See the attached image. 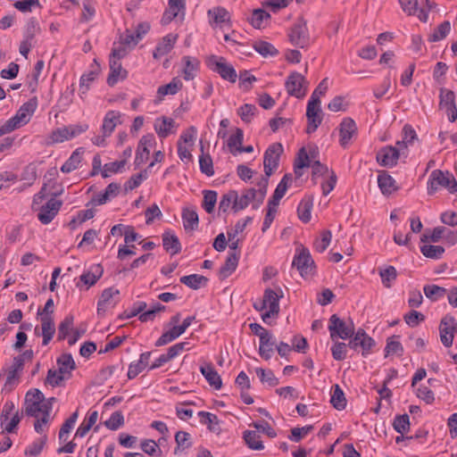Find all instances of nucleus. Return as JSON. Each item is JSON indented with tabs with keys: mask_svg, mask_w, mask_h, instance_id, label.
Listing matches in <instances>:
<instances>
[{
	"mask_svg": "<svg viewBox=\"0 0 457 457\" xmlns=\"http://www.w3.org/2000/svg\"><path fill=\"white\" fill-rule=\"evenodd\" d=\"M354 329V323L351 319L344 320L336 314L329 319L328 330L332 340L348 339L353 336Z\"/></svg>",
	"mask_w": 457,
	"mask_h": 457,
	"instance_id": "nucleus-8",
	"label": "nucleus"
},
{
	"mask_svg": "<svg viewBox=\"0 0 457 457\" xmlns=\"http://www.w3.org/2000/svg\"><path fill=\"white\" fill-rule=\"evenodd\" d=\"M292 176L290 174H286L281 179L280 182L277 186L272 198L269 201L270 204H274L275 205L279 204L280 199L285 195L288 187L292 182Z\"/></svg>",
	"mask_w": 457,
	"mask_h": 457,
	"instance_id": "nucleus-35",
	"label": "nucleus"
},
{
	"mask_svg": "<svg viewBox=\"0 0 457 457\" xmlns=\"http://www.w3.org/2000/svg\"><path fill=\"white\" fill-rule=\"evenodd\" d=\"M55 402L54 397L45 399L38 389L29 390L25 396V412L29 416L39 418L46 413H51Z\"/></svg>",
	"mask_w": 457,
	"mask_h": 457,
	"instance_id": "nucleus-2",
	"label": "nucleus"
},
{
	"mask_svg": "<svg viewBox=\"0 0 457 457\" xmlns=\"http://www.w3.org/2000/svg\"><path fill=\"white\" fill-rule=\"evenodd\" d=\"M185 63V68L183 70V77L186 80H191L194 79L195 74L194 71H197L200 65V62L197 58L184 56L182 59Z\"/></svg>",
	"mask_w": 457,
	"mask_h": 457,
	"instance_id": "nucleus-42",
	"label": "nucleus"
},
{
	"mask_svg": "<svg viewBox=\"0 0 457 457\" xmlns=\"http://www.w3.org/2000/svg\"><path fill=\"white\" fill-rule=\"evenodd\" d=\"M307 128L306 132H314L322 122V111L320 101L310 99L306 108Z\"/></svg>",
	"mask_w": 457,
	"mask_h": 457,
	"instance_id": "nucleus-14",
	"label": "nucleus"
},
{
	"mask_svg": "<svg viewBox=\"0 0 457 457\" xmlns=\"http://www.w3.org/2000/svg\"><path fill=\"white\" fill-rule=\"evenodd\" d=\"M289 42L299 48L307 49L311 45L307 21L303 16H299L288 30Z\"/></svg>",
	"mask_w": 457,
	"mask_h": 457,
	"instance_id": "nucleus-7",
	"label": "nucleus"
},
{
	"mask_svg": "<svg viewBox=\"0 0 457 457\" xmlns=\"http://www.w3.org/2000/svg\"><path fill=\"white\" fill-rule=\"evenodd\" d=\"M202 154L199 157V166L201 171L208 177H212L214 174L212 159L206 153L204 145H201Z\"/></svg>",
	"mask_w": 457,
	"mask_h": 457,
	"instance_id": "nucleus-41",
	"label": "nucleus"
},
{
	"mask_svg": "<svg viewBox=\"0 0 457 457\" xmlns=\"http://www.w3.org/2000/svg\"><path fill=\"white\" fill-rule=\"evenodd\" d=\"M101 71V67L96 59H94L93 63L91 64V71L87 73H85L80 78V87H86L88 89L89 84L93 82L98 74Z\"/></svg>",
	"mask_w": 457,
	"mask_h": 457,
	"instance_id": "nucleus-44",
	"label": "nucleus"
},
{
	"mask_svg": "<svg viewBox=\"0 0 457 457\" xmlns=\"http://www.w3.org/2000/svg\"><path fill=\"white\" fill-rule=\"evenodd\" d=\"M394 428L400 434L403 435L410 429V419L407 414L400 415L394 420Z\"/></svg>",
	"mask_w": 457,
	"mask_h": 457,
	"instance_id": "nucleus-63",
	"label": "nucleus"
},
{
	"mask_svg": "<svg viewBox=\"0 0 457 457\" xmlns=\"http://www.w3.org/2000/svg\"><path fill=\"white\" fill-rule=\"evenodd\" d=\"M180 318L181 316L179 313H177L170 318L168 324L169 328L165 330L155 342L156 346L165 345L174 341L186 332L180 325H178V323L180 321Z\"/></svg>",
	"mask_w": 457,
	"mask_h": 457,
	"instance_id": "nucleus-13",
	"label": "nucleus"
},
{
	"mask_svg": "<svg viewBox=\"0 0 457 457\" xmlns=\"http://www.w3.org/2000/svg\"><path fill=\"white\" fill-rule=\"evenodd\" d=\"M237 191L230 190L221 196L219 203V212L222 213L228 212L230 209L236 212Z\"/></svg>",
	"mask_w": 457,
	"mask_h": 457,
	"instance_id": "nucleus-38",
	"label": "nucleus"
},
{
	"mask_svg": "<svg viewBox=\"0 0 457 457\" xmlns=\"http://www.w3.org/2000/svg\"><path fill=\"white\" fill-rule=\"evenodd\" d=\"M41 326H37L34 329L35 335L43 337V345H48L55 333L54 319L51 315L44 314L39 317Z\"/></svg>",
	"mask_w": 457,
	"mask_h": 457,
	"instance_id": "nucleus-19",
	"label": "nucleus"
},
{
	"mask_svg": "<svg viewBox=\"0 0 457 457\" xmlns=\"http://www.w3.org/2000/svg\"><path fill=\"white\" fill-rule=\"evenodd\" d=\"M126 164V160L115 161L105 163L101 171L104 178H109L113 174L122 172Z\"/></svg>",
	"mask_w": 457,
	"mask_h": 457,
	"instance_id": "nucleus-47",
	"label": "nucleus"
},
{
	"mask_svg": "<svg viewBox=\"0 0 457 457\" xmlns=\"http://www.w3.org/2000/svg\"><path fill=\"white\" fill-rule=\"evenodd\" d=\"M253 47L263 57L276 56L278 54V49L267 41H256L253 43Z\"/></svg>",
	"mask_w": 457,
	"mask_h": 457,
	"instance_id": "nucleus-46",
	"label": "nucleus"
},
{
	"mask_svg": "<svg viewBox=\"0 0 457 457\" xmlns=\"http://www.w3.org/2000/svg\"><path fill=\"white\" fill-rule=\"evenodd\" d=\"M330 402L332 405L337 410H343L346 405V400L344 392L338 385H335L332 387Z\"/></svg>",
	"mask_w": 457,
	"mask_h": 457,
	"instance_id": "nucleus-48",
	"label": "nucleus"
},
{
	"mask_svg": "<svg viewBox=\"0 0 457 457\" xmlns=\"http://www.w3.org/2000/svg\"><path fill=\"white\" fill-rule=\"evenodd\" d=\"M141 450L150 456H161L162 450L158 444L152 439H144L140 443Z\"/></svg>",
	"mask_w": 457,
	"mask_h": 457,
	"instance_id": "nucleus-55",
	"label": "nucleus"
},
{
	"mask_svg": "<svg viewBox=\"0 0 457 457\" xmlns=\"http://www.w3.org/2000/svg\"><path fill=\"white\" fill-rule=\"evenodd\" d=\"M208 17L211 19L210 23L212 22L216 24L224 23L230 21L229 12L221 6L213 7L210 9L207 12Z\"/></svg>",
	"mask_w": 457,
	"mask_h": 457,
	"instance_id": "nucleus-40",
	"label": "nucleus"
},
{
	"mask_svg": "<svg viewBox=\"0 0 457 457\" xmlns=\"http://www.w3.org/2000/svg\"><path fill=\"white\" fill-rule=\"evenodd\" d=\"M120 113L116 111H109L105 114L102 125V132L104 137L111 135L115 127L120 123Z\"/></svg>",
	"mask_w": 457,
	"mask_h": 457,
	"instance_id": "nucleus-29",
	"label": "nucleus"
},
{
	"mask_svg": "<svg viewBox=\"0 0 457 457\" xmlns=\"http://www.w3.org/2000/svg\"><path fill=\"white\" fill-rule=\"evenodd\" d=\"M255 372L259 379L262 383L267 384L269 386H275L279 383L278 378H276L274 373L270 370H266L258 368L255 370Z\"/></svg>",
	"mask_w": 457,
	"mask_h": 457,
	"instance_id": "nucleus-53",
	"label": "nucleus"
},
{
	"mask_svg": "<svg viewBox=\"0 0 457 457\" xmlns=\"http://www.w3.org/2000/svg\"><path fill=\"white\" fill-rule=\"evenodd\" d=\"M439 106L444 109L451 122L457 120V107L455 104V95L453 90L442 87L439 95Z\"/></svg>",
	"mask_w": 457,
	"mask_h": 457,
	"instance_id": "nucleus-15",
	"label": "nucleus"
},
{
	"mask_svg": "<svg viewBox=\"0 0 457 457\" xmlns=\"http://www.w3.org/2000/svg\"><path fill=\"white\" fill-rule=\"evenodd\" d=\"M103 268L99 264L91 266L87 271L79 277V281L88 289L94 286L103 275Z\"/></svg>",
	"mask_w": 457,
	"mask_h": 457,
	"instance_id": "nucleus-26",
	"label": "nucleus"
},
{
	"mask_svg": "<svg viewBox=\"0 0 457 457\" xmlns=\"http://www.w3.org/2000/svg\"><path fill=\"white\" fill-rule=\"evenodd\" d=\"M182 87V83L177 79H173L170 83L159 87L157 94L160 98L166 95H175Z\"/></svg>",
	"mask_w": 457,
	"mask_h": 457,
	"instance_id": "nucleus-51",
	"label": "nucleus"
},
{
	"mask_svg": "<svg viewBox=\"0 0 457 457\" xmlns=\"http://www.w3.org/2000/svg\"><path fill=\"white\" fill-rule=\"evenodd\" d=\"M47 440V436L43 435L32 444H30L25 450L27 456H37L43 450Z\"/></svg>",
	"mask_w": 457,
	"mask_h": 457,
	"instance_id": "nucleus-54",
	"label": "nucleus"
},
{
	"mask_svg": "<svg viewBox=\"0 0 457 457\" xmlns=\"http://www.w3.org/2000/svg\"><path fill=\"white\" fill-rule=\"evenodd\" d=\"M320 160V151L315 145H304L297 153L294 163V171L297 178L303 174V170L318 163Z\"/></svg>",
	"mask_w": 457,
	"mask_h": 457,
	"instance_id": "nucleus-5",
	"label": "nucleus"
},
{
	"mask_svg": "<svg viewBox=\"0 0 457 457\" xmlns=\"http://www.w3.org/2000/svg\"><path fill=\"white\" fill-rule=\"evenodd\" d=\"M175 121L171 118L162 117L154 122V129L160 137H166L175 132Z\"/></svg>",
	"mask_w": 457,
	"mask_h": 457,
	"instance_id": "nucleus-30",
	"label": "nucleus"
},
{
	"mask_svg": "<svg viewBox=\"0 0 457 457\" xmlns=\"http://www.w3.org/2000/svg\"><path fill=\"white\" fill-rule=\"evenodd\" d=\"M275 341L270 333L264 334L260 338L259 353L265 360H269L273 353Z\"/></svg>",
	"mask_w": 457,
	"mask_h": 457,
	"instance_id": "nucleus-36",
	"label": "nucleus"
},
{
	"mask_svg": "<svg viewBox=\"0 0 457 457\" xmlns=\"http://www.w3.org/2000/svg\"><path fill=\"white\" fill-rule=\"evenodd\" d=\"M456 329L457 322L454 318L446 316L442 319L439 326L440 341L445 347L453 345Z\"/></svg>",
	"mask_w": 457,
	"mask_h": 457,
	"instance_id": "nucleus-17",
	"label": "nucleus"
},
{
	"mask_svg": "<svg viewBox=\"0 0 457 457\" xmlns=\"http://www.w3.org/2000/svg\"><path fill=\"white\" fill-rule=\"evenodd\" d=\"M283 153L282 145H271L264 154V171L267 177L270 176L278 168L279 158Z\"/></svg>",
	"mask_w": 457,
	"mask_h": 457,
	"instance_id": "nucleus-16",
	"label": "nucleus"
},
{
	"mask_svg": "<svg viewBox=\"0 0 457 457\" xmlns=\"http://www.w3.org/2000/svg\"><path fill=\"white\" fill-rule=\"evenodd\" d=\"M426 297L431 301H437L445 295V289L436 285H426L423 287Z\"/></svg>",
	"mask_w": 457,
	"mask_h": 457,
	"instance_id": "nucleus-56",
	"label": "nucleus"
},
{
	"mask_svg": "<svg viewBox=\"0 0 457 457\" xmlns=\"http://www.w3.org/2000/svg\"><path fill=\"white\" fill-rule=\"evenodd\" d=\"M420 251L426 257L438 259L443 255L445 249L440 245H425L420 247Z\"/></svg>",
	"mask_w": 457,
	"mask_h": 457,
	"instance_id": "nucleus-64",
	"label": "nucleus"
},
{
	"mask_svg": "<svg viewBox=\"0 0 457 457\" xmlns=\"http://www.w3.org/2000/svg\"><path fill=\"white\" fill-rule=\"evenodd\" d=\"M276 292L272 289H267L264 292L263 299L260 303H254V308L258 311H264L262 314L263 322L269 323L270 318L276 317L279 312V298L282 297V292Z\"/></svg>",
	"mask_w": 457,
	"mask_h": 457,
	"instance_id": "nucleus-6",
	"label": "nucleus"
},
{
	"mask_svg": "<svg viewBox=\"0 0 457 457\" xmlns=\"http://www.w3.org/2000/svg\"><path fill=\"white\" fill-rule=\"evenodd\" d=\"M177 40V35L168 34L162 37V41L156 46L153 56L154 59H160L162 56L167 54L173 48Z\"/></svg>",
	"mask_w": 457,
	"mask_h": 457,
	"instance_id": "nucleus-28",
	"label": "nucleus"
},
{
	"mask_svg": "<svg viewBox=\"0 0 457 457\" xmlns=\"http://www.w3.org/2000/svg\"><path fill=\"white\" fill-rule=\"evenodd\" d=\"M292 265L297 269L302 277H307L314 271V262L307 248H297L292 262Z\"/></svg>",
	"mask_w": 457,
	"mask_h": 457,
	"instance_id": "nucleus-11",
	"label": "nucleus"
},
{
	"mask_svg": "<svg viewBox=\"0 0 457 457\" xmlns=\"http://www.w3.org/2000/svg\"><path fill=\"white\" fill-rule=\"evenodd\" d=\"M37 105V97H33L28 102L24 103L17 113L7 120V126L11 129H17L29 121L30 116L34 113Z\"/></svg>",
	"mask_w": 457,
	"mask_h": 457,
	"instance_id": "nucleus-10",
	"label": "nucleus"
},
{
	"mask_svg": "<svg viewBox=\"0 0 457 457\" xmlns=\"http://www.w3.org/2000/svg\"><path fill=\"white\" fill-rule=\"evenodd\" d=\"M207 278L202 275L191 274L180 278V282L193 289H198L204 286Z\"/></svg>",
	"mask_w": 457,
	"mask_h": 457,
	"instance_id": "nucleus-50",
	"label": "nucleus"
},
{
	"mask_svg": "<svg viewBox=\"0 0 457 457\" xmlns=\"http://www.w3.org/2000/svg\"><path fill=\"white\" fill-rule=\"evenodd\" d=\"M110 73L107 78V84L110 87H113L119 79H125L128 75V71L122 69L120 61L110 58Z\"/></svg>",
	"mask_w": 457,
	"mask_h": 457,
	"instance_id": "nucleus-25",
	"label": "nucleus"
},
{
	"mask_svg": "<svg viewBox=\"0 0 457 457\" xmlns=\"http://www.w3.org/2000/svg\"><path fill=\"white\" fill-rule=\"evenodd\" d=\"M304 83H306L304 76L298 72H292L287 77L285 87L288 95L296 98H303L306 93V88L303 90Z\"/></svg>",
	"mask_w": 457,
	"mask_h": 457,
	"instance_id": "nucleus-18",
	"label": "nucleus"
},
{
	"mask_svg": "<svg viewBox=\"0 0 457 457\" xmlns=\"http://www.w3.org/2000/svg\"><path fill=\"white\" fill-rule=\"evenodd\" d=\"M62 202L54 195L46 193V187H43L33 198L32 207L37 211V218L43 224L50 223L58 213Z\"/></svg>",
	"mask_w": 457,
	"mask_h": 457,
	"instance_id": "nucleus-1",
	"label": "nucleus"
},
{
	"mask_svg": "<svg viewBox=\"0 0 457 457\" xmlns=\"http://www.w3.org/2000/svg\"><path fill=\"white\" fill-rule=\"evenodd\" d=\"M120 290L114 287L104 289L97 302V313L103 315L114 308L120 302Z\"/></svg>",
	"mask_w": 457,
	"mask_h": 457,
	"instance_id": "nucleus-12",
	"label": "nucleus"
},
{
	"mask_svg": "<svg viewBox=\"0 0 457 457\" xmlns=\"http://www.w3.org/2000/svg\"><path fill=\"white\" fill-rule=\"evenodd\" d=\"M191 436L189 433L185 431H179L175 435V441L177 444V448L175 449V453H178L179 450H185L191 446Z\"/></svg>",
	"mask_w": 457,
	"mask_h": 457,
	"instance_id": "nucleus-59",
	"label": "nucleus"
},
{
	"mask_svg": "<svg viewBox=\"0 0 457 457\" xmlns=\"http://www.w3.org/2000/svg\"><path fill=\"white\" fill-rule=\"evenodd\" d=\"M357 125L352 118H345L339 125V136L341 142L356 140Z\"/></svg>",
	"mask_w": 457,
	"mask_h": 457,
	"instance_id": "nucleus-24",
	"label": "nucleus"
},
{
	"mask_svg": "<svg viewBox=\"0 0 457 457\" xmlns=\"http://www.w3.org/2000/svg\"><path fill=\"white\" fill-rule=\"evenodd\" d=\"M257 111L258 109L255 105L245 104L237 110V114L243 121L248 123L251 122Z\"/></svg>",
	"mask_w": 457,
	"mask_h": 457,
	"instance_id": "nucleus-62",
	"label": "nucleus"
},
{
	"mask_svg": "<svg viewBox=\"0 0 457 457\" xmlns=\"http://www.w3.org/2000/svg\"><path fill=\"white\" fill-rule=\"evenodd\" d=\"M312 203L308 200L302 201L297 209L298 217L303 222H309L312 218Z\"/></svg>",
	"mask_w": 457,
	"mask_h": 457,
	"instance_id": "nucleus-58",
	"label": "nucleus"
},
{
	"mask_svg": "<svg viewBox=\"0 0 457 457\" xmlns=\"http://www.w3.org/2000/svg\"><path fill=\"white\" fill-rule=\"evenodd\" d=\"M218 194L213 190H204L203 199V208L207 213H212L217 203Z\"/></svg>",
	"mask_w": 457,
	"mask_h": 457,
	"instance_id": "nucleus-52",
	"label": "nucleus"
},
{
	"mask_svg": "<svg viewBox=\"0 0 457 457\" xmlns=\"http://www.w3.org/2000/svg\"><path fill=\"white\" fill-rule=\"evenodd\" d=\"M446 189L450 193L457 192V181L453 175L448 171L434 170L428 178L427 190L428 195H434L440 189Z\"/></svg>",
	"mask_w": 457,
	"mask_h": 457,
	"instance_id": "nucleus-4",
	"label": "nucleus"
},
{
	"mask_svg": "<svg viewBox=\"0 0 457 457\" xmlns=\"http://www.w3.org/2000/svg\"><path fill=\"white\" fill-rule=\"evenodd\" d=\"M399 159V151L390 145L381 148L377 154L378 162L385 167H392L397 163Z\"/></svg>",
	"mask_w": 457,
	"mask_h": 457,
	"instance_id": "nucleus-23",
	"label": "nucleus"
},
{
	"mask_svg": "<svg viewBox=\"0 0 457 457\" xmlns=\"http://www.w3.org/2000/svg\"><path fill=\"white\" fill-rule=\"evenodd\" d=\"M151 353L145 352L140 354L139 360L130 363L128 370L129 378H135L139 373H141L148 365Z\"/></svg>",
	"mask_w": 457,
	"mask_h": 457,
	"instance_id": "nucleus-32",
	"label": "nucleus"
},
{
	"mask_svg": "<svg viewBox=\"0 0 457 457\" xmlns=\"http://www.w3.org/2000/svg\"><path fill=\"white\" fill-rule=\"evenodd\" d=\"M244 439L247 446L252 450L260 451L264 448L261 436L256 431L245 430L244 432Z\"/></svg>",
	"mask_w": 457,
	"mask_h": 457,
	"instance_id": "nucleus-43",
	"label": "nucleus"
},
{
	"mask_svg": "<svg viewBox=\"0 0 457 457\" xmlns=\"http://www.w3.org/2000/svg\"><path fill=\"white\" fill-rule=\"evenodd\" d=\"M21 421V415L14 413L9 418L1 419V428L7 433H12Z\"/></svg>",
	"mask_w": 457,
	"mask_h": 457,
	"instance_id": "nucleus-61",
	"label": "nucleus"
},
{
	"mask_svg": "<svg viewBox=\"0 0 457 457\" xmlns=\"http://www.w3.org/2000/svg\"><path fill=\"white\" fill-rule=\"evenodd\" d=\"M374 345V340L369 337L364 330L359 329L353 334V337L350 340L348 346L352 349H356L358 346H361L362 355H367L370 353Z\"/></svg>",
	"mask_w": 457,
	"mask_h": 457,
	"instance_id": "nucleus-21",
	"label": "nucleus"
},
{
	"mask_svg": "<svg viewBox=\"0 0 457 457\" xmlns=\"http://www.w3.org/2000/svg\"><path fill=\"white\" fill-rule=\"evenodd\" d=\"M57 364L58 370L66 374L70 373L75 368L74 360L72 356L68 353L61 355L57 360Z\"/></svg>",
	"mask_w": 457,
	"mask_h": 457,
	"instance_id": "nucleus-57",
	"label": "nucleus"
},
{
	"mask_svg": "<svg viewBox=\"0 0 457 457\" xmlns=\"http://www.w3.org/2000/svg\"><path fill=\"white\" fill-rule=\"evenodd\" d=\"M200 371L214 389H220L222 386L221 378L212 364H204L200 367Z\"/></svg>",
	"mask_w": 457,
	"mask_h": 457,
	"instance_id": "nucleus-31",
	"label": "nucleus"
},
{
	"mask_svg": "<svg viewBox=\"0 0 457 457\" xmlns=\"http://www.w3.org/2000/svg\"><path fill=\"white\" fill-rule=\"evenodd\" d=\"M378 185L383 195H391L398 189L395 179L386 171L378 175Z\"/></svg>",
	"mask_w": 457,
	"mask_h": 457,
	"instance_id": "nucleus-27",
	"label": "nucleus"
},
{
	"mask_svg": "<svg viewBox=\"0 0 457 457\" xmlns=\"http://www.w3.org/2000/svg\"><path fill=\"white\" fill-rule=\"evenodd\" d=\"M239 261V254L236 252H230L226 259L224 265L220 268V276L228 278L237 269Z\"/></svg>",
	"mask_w": 457,
	"mask_h": 457,
	"instance_id": "nucleus-39",
	"label": "nucleus"
},
{
	"mask_svg": "<svg viewBox=\"0 0 457 457\" xmlns=\"http://www.w3.org/2000/svg\"><path fill=\"white\" fill-rule=\"evenodd\" d=\"M451 30V23L449 21H445L441 24H439L434 30V32L429 36L428 40L430 42H437L449 34Z\"/></svg>",
	"mask_w": 457,
	"mask_h": 457,
	"instance_id": "nucleus-49",
	"label": "nucleus"
},
{
	"mask_svg": "<svg viewBox=\"0 0 457 457\" xmlns=\"http://www.w3.org/2000/svg\"><path fill=\"white\" fill-rule=\"evenodd\" d=\"M87 129V125L64 126L53 132V141L54 143H62L63 141L71 140Z\"/></svg>",
	"mask_w": 457,
	"mask_h": 457,
	"instance_id": "nucleus-20",
	"label": "nucleus"
},
{
	"mask_svg": "<svg viewBox=\"0 0 457 457\" xmlns=\"http://www.w3.org/2000/svg\"><path fill=\"white\" fill-rule=\"evenodd\" d=\"M83 154L84 149L82 147L76 149L70 158L62 164L61 170L63 173H70L78 169L81 163Z\"/></svg>",
	"mask_w": 457,
	"mask_h": 457,
	"instance_id": "nucleus-34",
	"label": "nucleus"
},
{
	"mask_svg": "<svg viewBox=\"0 0 457 457\" xmlns=\"http://www.w3.org/2000/svg\"><path fill=\"white\" fill-rule=\"evenodd\" d=\"M24 366V359L19 355L13 358L12 363L7 371L4 386L12 389L19 382L20 375Z\"/></svg>",
	"mask_w": 457,
	"mask_h": 457,
	"instance_id": "nucleus-22",
	"label": "nucleus"
},
{
	"mask_svg": "<svg viewBox=\"0 0 457 457\" xmlns=\"http://www.w3.org/2000/svg\"><path fill=\"white\" fill-rule=\"evenodd\" d=\"M162 245L164 249L170 254H177L181 250V245L178 237L170 231H165L163 233Z\"/></svg>",
	"mask_w": 457,
	"mask_h": 457,
	"instance_id": "nucleus-33",
	"label": "nucleus"
},
{
	"mask_svg": "<svg viewBox=\"0 0 457 457\" xmlns=\"http://www.w3.org/2000/svg\"><path fill=\"white\" fill-rule=\"evenodd\" d=\"M182 220L186 230H194L198 226V215L193 209H184L182 212Z\"/></svg>",
	"mask_w": 457,
	"mask_h": 457,
	"instance_id": "nucleus-45",
	"label": "nucleus"
},
{
	"mask_svg": "<svg viewBox=\"0 0 457 457\" xmlns=\"http://www.w3.org/2000/svg\"><path fill=\"white\" fill-rule=\"evenodd\" d=\"M268 179H262L258 188H248L239 195L237 193L236 212L245 209L250 204L253 209H258L262 204L267 193Z\"/></svg>",
	"mask_w": 457,
	"mask_h": 457,
	"instance_id": "nucleus-3",
	"label": "nucleus"
},
{
	"mask_svg": "<svg viewBox=\"0 0 457 457\" xmlns=\"http://www.w3.org/2000/svg\"><path fill=\"white\" fill-rule=\"evenodd\" d=\"M379 275L383 285L386 287H390L391 283L396 278L397 272L395 267L387 266L386 268L379 270Z\"/></svg>",
	"mask_w": 457,
	"mask_h": 457,
	"instance_id": "nucleus-60",
	"label": "nucleus"
},
{
	"mask_svg": "<svg viewBox=\"0 0 457 457\" xmlns=\"http://www.w3.org/2000/svg\"><path fill=\"white\" fill-rule=\"evenodd\" d=\"M197 414L200 418V422L204 425H206L210 431L216 434L220 433V421L215 414L204 411H199Z\"/></svg>",
	"mask_w": 457,
	"mask_h": 457,
	"instance_id": "nucleus-37",
	"label": "nucleus"
},
{
	"mask_svg": "<svg viewBox=\"0 0 457 457\" xmlns=\"http://www.w3.org/2000/svg\"><path fill=\"white\" fill-rule=\"evenodd\" d=\"M207 67L220 76L231 83L237 80V72L232 65L226 62V59L221 56L212 54L206 58Z\"/></svg>",
	"mask_w": 457,
	"mask_h": 457,
	"instance_id": "nucleus-9",
	"label": "nucleus"
}]
</instances>
